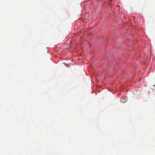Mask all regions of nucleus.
I'll list each match as a JSON object with an SVG mask.
<instances>
[{
	"instance_id": "obj_1",
	"label": "nucleus",
	"mask_w": 155,
	"mask_h": 155,
	"mask_svg": "<svg viewBox=\"0 0 155 155\" xmlns=\"http://www.w3.org/2000/svg\"><path fill=\"white\" fill-rule=\"evenodd\" d=\"M120 101L122 102H125L126 101V99L123 98V97H121L120 98Z\"/></svg>"
}]
</instances>
